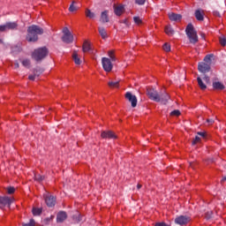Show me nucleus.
<instances>
[{
  "mask_svg": "<svg viewBox=\"0 0 226 226\" xmlns=\"http://www.w3.org/2000/svg\"><path fill=\"white\" fill-rule=\"evenodd\" d=\"M102 139H117V137L116 136V134L114 132H112L111 131H108V132H102L101 134Z\"/></svg>",
  "mask_w": 226,
  "mask_h": 226,
  "instance_id": "nucleus-15",
  "label": "nucleus"
},
{
  "mask_svg": "<svg viewBox=\"0 0 226 226\" xmlns=\"http://www.w3.org/2000/svg\"><path fill=\"white\" fill-rule=\"evenodd\" d=\"M35 223L36 222L33 219H31L28 223H24L23 226H34Z\"/></svg>",
  "mask_w": 226,
  "mask_h": 226,
  "instance_id": "nucleus-36",
  "label": "nucleus"
},
{
  "mask_svg": "<svg viewBox=\"0 0 226 226\" xmlns=\"http://www.w3.org/2000/svg\"><path fill=\"white\" fill-rule=\"evenodd\" d=\"M64 35L62 37L63 41L64 43H72L73 41V34H72V32L68 29V27H64L63 30Z\"/></svg>",
  "mask_w": 226,
  "mask_h": 226,
  "instance_id": "nucleus-6",
  "label": "nucleus"
},
{
  "mask_svg": "<svg viewBox=\"0 0 226 226\" xmlns=\"http://www.w3.org/2000/svg\"><path fill=\"white\" fill-rule=\"evenodd\" d=\"M213 88L216 89L218 91H222V90L225 89V86L223 85V83H222L220 81H214Z\"/></svg>",
  "mask_w": 226,
  "mask_h": 226,
  "instance_id": "nucleus-18",
  "label": "nucleus"
},
{
  "mask_svg": "<svg viewBox=\"0 0 226 226\" xmlns=\"http://www.w3.org/2000/svg\"><path fill=\"white\" fill-rule=\"evenodd\" d=\"M49 56V49L46 47L38 48L32 53L34 61H43Z\"/></svg>",
  "mask_w": 226,
  "mask_h": 226,
  "instance_id": "nucleus-4",
  "label": "nucleus"
},
{
  "mask_svg": "<svg viewBox=\"0 0 226 226\" xmlns=\"http://www.w3.org/2000/svg\"><path fill=\"white\" fill-rule=\"evenodd\" d=\"M214 13H215V15L216 17H220V12L215 11V12H214Z\"/></svg>",
  "mask_w": 226,
  "mask_h": 226,
  "instance_id": "nucleus-48",
  "label": "nucleus"
},
{
  "mask_svg": "<svg viewBox=\"0 0 226 226\" xmlns=\"http://www.w3.org/2000/svg\"><path fill=\"white\" fill-rule=\"evenodd\" d=\"M188 222H190V217L186 215H180L176 217L175 219V223H177V225H186Z\"/></svg>",
  "mask_w": 226,
  "mask_h": 226,
  "instance_id": "nucleus-10",
  "label": "nucleus"
},
{
  "mask_svg": "<svg viewBox=\"0 0 226 226\" xmlns=\"http://www.w3.org/2000/svg\"><path fill=\"white\" fill-rule=\"evenodd\" d=\"M194 16L196 18V20L202 22V20H204V11L201 9L196 10L194 12Z\"/></svg>",
  "mask_w": 226,
  "mask_h": 226,
  "instance_id": "nucleus-16",
  "label": "nucleus"
},
{
  "mask_svg": "<svg viewBox=\"0 0 226 226\" xmlns=\"http://www.w3.org/2000/svg\"><path fill=\"white\" fill-rule=\"evenodd\" d=\"M83 52H93V49L91 48V43L89 41H85L83 43Z\"/></svg>",
  "mask_w": 226,
  "mask_h": 226,
  "instance_id": "nucleus-21",
  "label": "nucleus"
},
{
  "mask_svg": "<svg viewBox=\"0 0 226 226\" xmlns=\"http://www.w3.org/2000/svg\"><path fill=\"white\" fill-rule=\"evenodd\" d=\"M162 49L165 52H170V44L169 43H164V45L162 46Z\"/></svg>",
  "mask_w": 226,
  "mask_h": 226,
  "instance_id": "nucleus-34",
  "label": "nucleus"
},
{
  "mask_svg": "<svg viewBox=\"0 0 226 226\" xmlns=\"http://www.w3.org/2000/svg\"><path fill=\"white\" fill-rule=\"evenodd\" d=\"M0 42H1V40H0Z\"/></svg>",
  "mask_w": 226,
  "mask_h": 226,
  "instance_id": "nucleus-52",
  "label": "nucleus"
},
{
  "mask_svg": "<svg viewBox=\"0 0 226 226\" xmlns=\"http://www.w3.org/2000/svg\"><path fill=\"white\" fill-rule=\"evenodd\" d=\"M101 22L106 23L109 22V11H104L101 14Z\"/></svg>",
  "mask_w": 226,
  "mask_h": 226,
  "instance_id": "nucleus-20",
  "label": "nucleus"
},
{
  "mask_svg": "<svg viewBox=\"0 0 226 226\" xmlns=\"http://www.w3.org/2000/svg\"><path fill=\"white\" fill-rule=\"evenodd\" d=\"M17 22H7L5 25L0 26V31L3 33L4 31H8L10 29H16Z\"/></svg>",
  "mask_w": 226,
  "mask_h": 226,
  "instance_id": "nucleus-11",
  "label": "nucleus"
},
{
  "mask_svg": "<svg viewBox=\"0 0 226 226\" xmlns=\"http://www.w3.org/2000/svg\"><path fill=\"white\" fill-rule=\"evenodd\" d=\"M185 34L189 39L190 43L195 44L199 41V35H197V31L193 27L192 23H189L185 28Z\"/></svg>",
  "mask_w": 226,
  "mask_h": 226,
  "instance_id": "nucleus-3",
  "label": "nucleus"
},
{
  "mask_svg": "<svg viewBox=\"0 0 226 226\" xmlns=\"http://www.w3.org/2000/svg\"><path fill=\"white\" fill-rule=\"evenodd\" d=\"M108 56L109 57V61H116V56H114V51H109Z\"/></svg>",
  "mask_w": 226,
  "mask_h": 226,
  "instance_id": "nucleus-33",
  "label": "nucleus"
},
{
  "mask_svg": "<svg viewBox=\"0 0 226 226\" xmlns=\"http://www.w3.org/2000/svg\"><path fill=\"white\" fill-rule=\"evenodd\" d=\"M207 123H208V124H213V123H215L214 119H207Z\"/></svg>",
  "mask_w": 226,
  "mask_h": 226,
  "instance_id": "nucleus-45",
  "label": "nucleus"
},
{
  "mask_svg": "<svg viewBox=\"0 0 226 226\" xmlns=\"http://www.w3.org/2000/svg\"><path fill=\"white\" fill-rule=\"evenodd\" d=\"M198 85L200 87V89L204 90L207 88V84H211V80L209 79V76H204L203 79L200 77L197 78Z\"/></svg>",
  "mask_w": 226,
  "mask_h": 226,
  "instance_id": "nucleus-8",
  "label": "nucleus"
},
{
  "mask_svg": "<svg viewBox=\"0 0 226 226\" xmlns=\"http://www.w3.org/2000/svg\"><path fill=\"white\" fill-rule=\"evenodd\" d=\"M39 34H43V28L36 25H33L29 26L27 29V35H26L27 41H37Z\"/></svg>",
  "mask_w": 226,
  "mask_h": 226,
  "instance_id": "nucleus-1",
  "label": "nucleus"
},
{
  "mask_svg": "<svg viewBox=\"0 0 226 226\" xmlns=\"http://www.w3.org/2000/svg\"><path fill=\"white\" fill-rule=\"evenodd\" d=\"M170 116H176V117L181 116V111L175 109V110L171 111Z\"/></svg>",
  "mask_w": 226,
  "mask_h": 226,
  "instance_id": "nucleus-35",
  "label": "nucleus"
},
{
  "mask_svg": "<svg viewBox=\"0 0 226 226\" xmlns=\"http://www.w3.org/2000/svg\"><path fill=\"white\" fill-rule=\"evenodd\" d=\"M124 11V6L123 5H118L117 7H115V13L116 15H117L118 17L120 15H123V12Z\"/></svg>",
  "mask_w": 226,
  "mask_h": 226,
  "instance_id": "nucleus-22",
  "label": "nucleus"
},
{
  "mask_svg": "<svg viewBox=\"0 0 226 226\" xmlns=\"http://www.w3.org/2000/svg\"><path fill=\"white\" fill-rule=\"evenodd\" d=\"M35 181H43L44 177L41 175H34Z\"/></svg>",
  "mask_w": 226,
  "mask_h": 226,
  "instance_id": "nucleus-37",
  "label": "nucleus"
},
{
  "mask_svg": "<svg viewBox=\"0 0 226 226\" xmlns=\"http://www.w3.org/2000/svg\"><path fill=\"white\" fill-rule=\"evenodd\" d=\"M137 4L142 5L146 3V0H135Z\"/></svg>",
  "mask_w": 226,
  "mask_h": 226,
  "instance_id": "nucleus-41",
  "label": "nucleus"
},
{
  "mask_svg": "<svg viewBox=\"0 0 226 226\" xmlns=\"http://www.w3.org/2000/svg\"><path fill=\"white\" fill-rule=\"evenodd\" d=\"M102 64L104 72H112V68L114 67V65H112V60H110V58L102 57Z\"/></svg>",
  "mask_w": 226,
  "mask_h": 226,
  "instance_id": "nucleus-7",
  "label": "nucleus"
},
{
  "mask_svg": "<svg viewBox=\"0 0 226 226\" xmlns=\"http://www.w3.org/2000/svg\"><path fill=\"white\" fill-rule=\"evenodd\" d=\"M85 15L87 17V19H95L96 17V14L89 9H86Z\"/></svg>",
  "mask_w": 226,
  "mask_h": 226,
  "instance_id": "nucleus-24",
  "label": "nucleus"
},
{
  "mask_svg": "<svg viewBox=\"0 0 226 226\" xmlns=\"http://www.w3.org/2000/svg\"><path fill=\"white\" fill-rule=\"evenodd\" d=\"M197 142H200V137L196 136L195 139L192 141V146H195Z\"/></svg>",
  "mask_w": 226,
  "mask_h": 226,
  "instance_id": "nucleus-40",
  "label": "nucleus"
},
{
  "mask_svg": "<svg viewBox=\"0 0 226 226\" xmlns=\"http://www.w3.org/2000/svg\"><path fill=\"white\" fill-rule=\"evenodd\" d=\"M72 59H73L75 64H82V60L80 59V56H79V53H77V51L73 52Z\"/></svg>",
  "mask_w": 226,
  "mask_h": 226,
  "instance_id": "nucleus-19",
  "label": "nucleus"
},
{
  "mask_svg": "<svg viewBox=\"0 0 226 226\" xmlns=\"http://www.w3.org/2000/svg\"><path fill=\"white\" fill-rule=\"evenodd\" d=\"M198 135H200V137H206V132H198Z\"/></svg>",
  "mask_w": 226,
  "mask_h": 226,
  "instance_id": "nucleus-46",
  "label": "nucleus"
},
{
  "mask_svg": "<svg viewBox=\"0 0 226 226\" xmlns=\"http://www.w3.org/2000/svg\"><path fill=\"white\" fill-rule=\"evenodd\" d=\"M108 86H109V87H119V81H109Z\"/></svg>",
  "mask_w": 226,
  "mask_h": 226,
  "instance_id": "nucleus-30",
  "label": "nucleus"
},
{
  "mask_svg": "<svg viewBox=\"0 0 226 226\" xmlns=\"http://www.w3.org/2000/svg\"><path fill=\"white\" fill-rule=\"evenodd\" d=\"M14 67H15V68H19V63H17V62L14 63Z\"/></svg>",
  "mask_w": 226,
  "mask_h": 226,
  "instance_id": "nucleus-50",
  "label": "nucleus"
},
{
  "mask_svg": "<svg viewBox=\"0 0 226 226\" xmlns=\"http://www.w3.org/2000/svg\"><path fill=\"white\" fill-rule=\"evenodd\" d=\"M220 43H221V45L222 47H225V45H226V39H225V37H221L220 38Z\"/></svg>",
  "mask_w": 226,
  "mask_h": 226,
  "instance_id": "nucleus-38",
  "label": "nucleus"
},
{
  "mask_svg": "<svg viewBox=\"0 0 226 226\" xmlns=\"http://www.w3.org/2000/svg\"><path fill=\"white\" fill-rule=\"evenodd\" d=\"M15 202L13 197L0 196V207H10Z\"/></svg>",
  "mask_w": 226,
  "mask_h": 226,
  "instance_id": "nucleus-5",
  "label": "nucleus"
},
{
  "mask_svg": "<svg viewBox=\"0 0 226 226\" xmlns=\"http://www.w3.org/2000/svg\"><path fill=\"white\" fill-rule=\"evenodd\" d=\"M73 220H75L77 223H80V222H82V215L80 214H77L73 216Z\"/></svg>",
  "mask_w": 226,
  "mask_h": 226,
  "instance_id": "nucleus-32",
  "label": "nucleus"
},
{
  "mask_svg": "<svg viewBox=\"0 0 226 226\" xmlns=\"http://www.w3.org/2000/svg\"><path fill=\"white\" fill-rule=\"evenodd\" d=\"M22 66H25V68H31V60L28 58H23L20 61Z\"/></svg>",
  "mask_w": 226,
  "mask_h": 226,
  "instance_id": "nucleus-23",
  "label": "nucleus"
},
{
  "mask_svg": "<svg viewBox=\"0 0 226 226\" xmlns=\"http://www.w3.org/2000/svg\"><path fill=\"white\" fill-rule=\"evenodd\" d=\"M54 218L53 215H51L49 218H47L46 220H48V222H50V220H52Z\"/></svg>",
  "mask_w": 226,
  "mask_h": 226,
  "instance_id": "nucleus-49",
  "label": "nucleus"
},
{
  "mask_svg": "<svg viewBox=\"0 0 226 226\" xmlns=\"http://www.w3.org/2000/svg\"><path fill=\"white\" fill-rule=\"evenodd\" d=\"M99 34H101L102 38L103 40H105V38H107V30H105V28H103V26H100L99 27Z\"/></svg>",
  "mask_w": 226,
  "mask_h": 226,
  "instance_id": "nucleus-25",
  "label": "nucleus"
},
{
  "mask_svg": "<svg viewBox=\"0 0 226 226\" xmlns=\"http://www.w3.org/2000/svg\"><path fill=\"white\" fill-rule=\"evenodd\" d=\"M155 226H167V224L165 222H157Z\"/></svg>",
  "mask_w": 226,
  "mask_h": 226,
  "instance_id": "nucleus-44",
  "label": "nucleus"
},
{
  "mask_svg": "<svg viewBox=\"0 0 226 226\" xmlns=\"http://www.w3.org/2000/svg\"><path fill=\"white\" fill-rule=\"evenodd\" d=\"M14 192H15V187H8L7 188V193H9L10 195Z\"/></svg>",
  "mask_w": 226,
  "mask_h": 226,
  "instance_id": "nucleus-39",
  "label": "nucleus"
},
{
  "mask_svg": "<svg viewBox=\"0 0 226 226\" xmlns=\"http://www.w3.org/2000/svg\"><path fill=\"white\" fill-rule=\"evenodd\" d=\"M78 10L79 7L75 6V2H72V4L69 7V11L72 13L73 11H77Z\"/></svg>",
  "mask_w": 226,
  "mask_h": 226,
  "instance_id": "nucleus-29",
  "label": "nucleus"
},
{
  "mask_svg": "<svg viewBox=\"0 0 226 226\" xmlns=\"http://www.w3.org/2000/svg\"><path fill=\"white\" fill-rule=\"evenodd\" d=\"M223 179H224V181H225V180H226V177H224Z\"/></svg>",
  "mask_w": 226,
  "mask_h": 226,
  "instance_id": "nucleus-51",
  "label": "nucleus"
},
{
  "mask_svg": "<svg viewBox=\"0 0 226 226\" xmlns=\"http://www.w3.org/2000/svg\"><path fill=\"white\" fill-rule=\"evenodd\" d=\"M125 98L131 102L132 108L137 107V96L132 94L131 92H127L125 94Z\"/></svg>",
  "mask_w": 226,
  "mask_h": 226,
  "instance_id": "nucleus-12",
  "label": "nucleus"
},
{
  "mask_svg": "<svg viewBox=\"0 0 226 226\" xmlns=\"http://www.w3.org/2000/svg\"><path fill=\"white\" fill-rule=\"evenodd\" d=\"M133 21H134V24H136V26H142V24H144V21L142 20V19L138 16L133 17Z\"/></svg>",
  "mask_w": 226,
  "mask_h": 226,
  "instance_id": "nucleus-26",
  "label": "nucleus"
},
{
  "mask_svg": "<svg viewBox=\"0 0 226 226\" xmlns=\"http://www.w3.org/2000/svg\"><path fill=\"white\" fill-rule=\"evenodd\" d=\"M34 216H40L41 215V208H33Z\"/></svg>",
  "mask_w": 226,
  "mask_h": 226,
  "instance_id": "nucleus-31",
  "label": "nucleus"
},
{
  "mask_svg": "<svg viewBox=\"0 0 226 226\" xmlns=\"http://www.w3.org/2000/svg\"><path fill=\"white\" fill-rule=\"evenodd\" d=\"M147 95L150 100H153L154 102H161L165 105L167 102L169 101V94H164L162 96L158 94V92L153 88L147 90Z\"/></svg>",
  "mask_w": 226,
  "mask_h": 226,
  "instance_id": "nucleus-2",
  "label": "nucleus"
},
{
  "mask_svg": "<svg viewBox=\"0 0 226 226\" xmlns=\"http://www.w3.org/2000/svg\"><path fill=\"white\" fill-rule=\"evenodd\" d=\"M45 202L49 207H54L56 206V198L50 194H46L45 196Z\"/></svg>",
  "mask_w": 226,
  "mask_h": 226,
  "instance_id": "nucleus-13",
  "label": "nucleus"
},
{
  "mask_svg": "<svg viewBox=\"0 0 226 226\" xmlns=\"http://www.w3.org/2000/svg\"><path fill=\"white\" fill-rule=\"evenodd\" d=\"M198 70L200 73H207L209 70H211V65L209 64H206L205 62H200L198 64Z\"/></svg>",
  "mask_w": 226,
  "mask_h": 226,
  "instance_id": "nucleus-9",
  "label": "nucleus"
},
{
  "mask_svg": "<svg viewBox=\"0 0 226 226\" xmlns=\"http://www.w3.org/2000/svg\"><path fill=\"white\" fill-rule=\"evenodd\" d=\"M28 79H29V80H34V79H36V74H34V75H30V76L28 77Z\"/></svg>",
  "mask_w": 226,
  "mask_h": 226,
  "instance_id": "nucleus-43",
  "label": "nucleus"
},
{
  "mask_svg": "<svg viewBox=\"0 0 226 226\" xmlns=\"http://www.w3.org/2000/svg\"><path fill=\"white\" fill-rule=\"evenodd\" d=\"M123 24H124L127 27L130 26V22H128V19L122 20Z\"/></svg>",
  "mask_w": 226,
  "mask_h": 226,
  "instance_id": "nucleus-42",
  "label": "nucleus"
},
{
  "mask_svg": "<svg viewBox=\"0 0 226 226\" xmlns=\"http://www.w3.org/2000/svg\"><path fill=\"white\" fill-rule=\"evenodd\" d=\"M169 19L172 22H179L181 21V19H183V16L181 14H177L174 12H170L169 13Z\"/></svg>",
  "mask_w": 226,
  "mask_h": 226,
  "instance_id": "nucleus-14",
  "label": "nucleus"
},
{
  "mask_svg": "<svg viewBox=\"0 0 226 226\" xmlns=\"http://www.w3.org/2000/svg\"><path fill=\"white\" fill-rule=\"evenodd\" d=\"M165 33L168 36H172V34H174V29L171 26H166Z\"/></svg>",
  "mask_w": 226,
  "mask_h": 226,
  "instance_id": "nucleus-27",
  "label": "nucleus"
},
{
  "mask_svg": "<svg viewBox=\"0 0 226 226\" xmlns=\"http://www.w3.org/2000/svg\"><path fill=\"white\" fill-rule=\"evenodd\" d=\"M66 218H68L66 212H59L56 215V222L57 223H63Z\"/></svg>",
  "mask_w": 226,
  "mask_h": 226,
  "instance_id": "nucleus-17",
  "label": "nucleus"
},
{
  "mask_svg": "<svg viewBox=\"0 0 226 226\" xmlns=\"http://www.w3.org/2000/svg\"><path fill=\"white\" fill-rule=\"evenodd\" d=\"M211 59H213V55H207L204 58L205 64H209L211 66Z\"/></svg>",
  "mask_w": 226,
  "mask_h": 226,
  "instance_id": "nucleus-28",
  "label": "nucleus"
},
{
  "mask_svg": "<svg viewBox=\"0 0 226 226\" xmlns=\"http://www.w3.org/2000/svg\"><path fill=\"white\" fill-rule=\"evenodd\" d=\"M140 188H142V185H141L140 184H138L137 189H138V190H140Z\"/></svg>",
  "mask_w": 226,
  "mask_h": 226,
  "instance_id": "nucleus-47",
  "label": "nucleus"
}]
</instances>
